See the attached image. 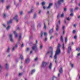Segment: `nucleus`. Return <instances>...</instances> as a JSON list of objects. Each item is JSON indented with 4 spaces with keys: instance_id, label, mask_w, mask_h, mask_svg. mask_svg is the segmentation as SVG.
Segmentation results:
<instances>
[{
    "instance_id": "f257e3e1",
    "label": "nucleus",
    "mask_w": 80,
    "mask_h": 80,
    "mask_svg": "<svg viewBox=\"0 0 80 80\" xmlns=\"http://www.w3.org/2000/svg\"><path fill=\"white\" fill-rule=\"evenodd\" d=\"M61 47V45L60 44H58V46L57 47V48L56 51V53L54 56V59H55V62L57 64V55H59L61 53V51L60 50V47Z\"/></svg>"
},
{
    "instance_id": "f03ea898",
    "label": "nucleus",
    "mask_w": 80,
    "mask_h": 80,
    "mask_svg": "<svg viewBox=\"0 0 80 80\" xmlns=\"http://www.w3.org/2000/svg\"><path fill=\"white\" fill-rule=\"evenodd\" d=\"M37 43H38V41L36 40V41L35 45L32 47V50H34L35 52H38V48H37Z\"/></svg>"
},
{
    "instance_id": "7ed1b4c3",
    "label": "nucleus",
    "mask_w": 80,
    "mask_h": 80,
    "mask_svg": "<svg viewBox=\"0 0 80 80\" xmlns=\"http://www.w3.org/2000/svg\"><path fill=\"white\" fill-rule=\"evenodd\" d=\"M64 1L63 0H59L57 3H55V5L56 6H57L58 5H61L62 3H63Z\"/></svg>"
},
{
    "instance_id": "20e7f679",
    "label": "nucleus",
    "mask_w": 80,
    "mask_h": 80,
    "mask_svg": "<svg viewBox=\"0 0 80 80\" xmlns=\"http://www.w3.org/2000/svg\"><path fill=\"white\" fill-rule=\"evenodd\" d=\"M12 37L13 34H12L9 35V39L11 42H13V38H12Z\"/></svg>"
},
{
    "instance_id": "39448f33",
    "label": "nucleus",
    "mask_w": 80,
    "mask_h": 80,
    "mask_svg": "<svg viewBox=\"0 0 80 80\" xmlns=\"http://www.w3.org/2000/svg\"><path fill=\"white\" fill-rule=\"evenodd\" d=\"M22 38V35L21 34H20V36H19V38L18 39V41L17 44L15 45V47H18V46H17V45L18 44V43H20V39H21V38Z\"/></svg>"
},
{
    "instance_id": "423d86ee",
    "label": "nucleus",
    "mask_w": 80,
    "mask_h": 80,
    "mask_svg": "<svg viewBox=\"0 0 80 80\" xmlns=\"http://www.w3.org/2000/svg\"><path fill=\"white\" fill-rule=\"evenodd\" d=\"M48 64V62H43L42 63V67L43 68L45 67L46 65H47Z\"/></svg>"
},
{
    "instance_id": "0eeeda50",
    "label": "nucleus",
    "mask_w": 80,
    "mask_h": 80,
    "mask_svg": "<svg viewBox=\"0 0 80 80\" xmlns=\"http://www.w3.org/2000/svg\"><path fill=\"white\" fill-rule=\"evenodd\" d=\"M30 62V58H28L26 59L25 63L27 64H28Z\"/></svg>"
},
{
    "instance_id": "6e6552de",
    "label": "nucleus",
    "mask_w": 80,
    "mask_h": 80,
    "mask_svg": "<svg viewBox=\"0 0 80 80\" xmlns=\"http://www.w3.org/2000/svg\"><path fill=\"white\" fill-rule=\"evenodd\" d=\"M71 47H72L71 46H69L68 47V53H70V51H71L72 50V48H71Z\"/></svg>"
},
{
    "instance_id": "1a4fd4ad",
    "label": "nucleus",
    "mask_w": 80,
    "mask_h": 80,
    "mask_svg": "<svg viewBox=\"0 0 80 80\" xmlns=\"http://www.w3.org/2000/svg\"><path fill=\"white\" fill-rule=\"evenodd\" d=\"M51 55L49 57L51 58H52V57H53V49L51 48Z\"/></svg>"
},
{
    "instance_id": "9d476101",
    "label": "nucleus",
    "mask_w": 80,
    "mask_h": 80,
    "mask_svg": "<svg viewBox=\"0 0 80 80\" xmlns=\"http://www.w3.org/2000/svg\"><path fill=\"white\" fill-rule=\"evenodd\" d=\"M18 17V16L16 15L13 18L14 19V20H16V22H18V19H17V18Z\"/></svg>"
},
{
    "instance_id": "9b49d317",
    "label": "nucleus",
    "mask_w": 80,
    "mask_h": 80,
    "mask_svg": "<svg viewBox=\"0 0 80 80\" xmlns=\"http://www.w3.org/2000/svg\"><path fill=\"white\" fill-rule=\"evenodd\" d=\"M56 31L58 32V30H59V26L58 24H57L56 28Z\"/></svg>"
},
{
    "instance_id": "f8f14e48",
    "label": "nucleus",
    "mask_w": 80,
    "mask_h": 80,
    "mask_svg": "<svg viewBox=\"0 0 80 80\" xmlns=\"http://www.w3.org/2000/svg\"><path fill=\"white\" fill-rule=\"evenodd\" d=\"M49 70H52V63H51L50 65L49 66Z\"/></svg>"
},
{
    "instance_id": "ddd939ff",
    "label": "nucleus",
    "mask_w": 80,
    "mask_h": 80,
    "mask_svg": "<svg viewBox=\"0 0 80 80\" xmlns=\"http://www.w3.org/2000/svg\"><path fill=\"white\" fill-rule=\"evenodd\" d=\"M53 5V3H49L48 6L47 8L48 9H49L50 8V7H51V6H52Z\"/></svg>"
},
{
    "instance_id": "4468645a",
    "label": "nucleus",
    "mask_w": 80,
    "mask_h": 80,
    "mask_svg": "<svg viewBox=\"0 0 80 80\" xmlns=\"http://www.w3.org/2000/svg\"><path fill=\"white\" fill-rule=\"evenodd\" d=\"M13 20L11 19L7 23L8 25H10V24H11L12 23V21Z\"/></svg>"
},
{
    "instance_id": "2eb2a0df",
    "label": "nucleus",
    "mask_w": 80,
    "mask_h": 80,
    "mask_svg": "<svg viewBox=\"0 0 80 80\" xmlns=\"http://www.w3.org/2000/svg\"><path fill=\"white\" fill-rule=\"evenodd\" d=\"M5 67L6 69H8V68L9 67V64H8L7 63H6L5 65Z\"/></svg>"
},
{
    "instance_id": "dca6fc26",
    "label": "nucleus",
    "mask_w": 80,
    "mask_h": 80,
    "mask_svg": "<svg viewBox=\"0 0 80 80\" xmlns=\"http://www.w3.org/2000/svg\"><path fill=\"white\" fill-rule=\"evenodd\" d=\"M62 48L63 51H64L65 49V44L64 43H63Z\"/></svg>"
},
{
    "instance_id": "f3484780",
    "label": "nucleus",
    "mask_w": 80,
    "mask_h": 80,
    "mask_svg": "<svg viewBox=\"0 0 80 80\" xmlns=\"http://www.w3.org/2000/svg\"><path fill=\"white\" fill-rule=\"evenodd\" d=\"M53 29L52 28L50 29L49 30V33L50 34H51V33H53Z\"/></svg>"
},
{
    "instance_id": "a211bd4d",
    "label": "nucleus",
    "mask_w": 80,
    "mask_h": 80,
    "mask_svg": "<svg viewBox=\"0 0 80 80\" xmlns=\"http://www.w3.org/2000/svg\"><path fill=\"white\" fill-rule=\"evenodd\" d=\"M59 71L60 73H62V72H63V70H62V68H61L60 69H59Z\"/></svg>"
},
{
    "instance_id": "6ab92c4d",
    "label": "nucleus",
    "mask_w": 80,
    "mask_h": 80,
    "mask_svg": "<svg viewBox=\"0 0 80 80\" xmlns=\"http://www.w3.org/2000/svg\"><path fill=\"white\" fill-rule=\"evenodd\" d=\"M33 12V9H31V10L28 12V13H32Z\"/></svg>"
},
{
    "instance_id": "aec40b11",
    "label": "nucleus",
    "mask_w": 80,
    "mask_h": 80,
    "mask_svg": "<svg viewBox=\"0 0 80 80\" xmlns=\"http://www.w3.org/2000/svg\"><path fill=\"white\" fill-rule=\"evenodd\" d=\"M52 80H57V78L55 77V76H53L52 77Z\"/></svg>"
},
{
    "instance_id": "412c9836",
    "label": "nucleus",
    "mask_w": 80,
    "mask_h": 80,
    "mask_svg": "<svg viewBox=\"0 0 80 80\" xmlns=\"http://www.w3.org/2000/svg\"><path fill=\"white\" fill-rule=\"evenodd\" d=\"M20 58L21 60H23V56L22 54L20 55Z\"/></svg>"
},
{
    "instance_id": "4be33fe9",
    "label": "nucleus",
    "mask_w": 80,
    "mask_h": 80,
    "mask_svg": "<svg viewBox=\"0 0 80 80\" xmlns=\"http://www.w3.org/2000/svg\"><path fill=\"white\" fill-rule=\"evenodd\" d=\"M35 72V69L32 70L31 72V74H32L33 73H34Z\"/></svg>"
},
{
    "instance_id": "5701e85b",
    "label": "nucleus",
    "mask_w": 80,
    "mask_h": 80,
    "mask_svg": "<svg viewBox=\"0 0 80 80\" xmlns=\"http://www.w3.org/2000/svg\"><path fill=\"white\" fill-rule=\"evenodd\" d=\"M43 32H41V37L42 38H43Z\"/></svg>"
},
{
    "instance_id": "b1692460",
    "label": "nucleus",
    "mask_w": 80,
    "mask_h": 80,
    "mask_svg": "<svg viewBox=\"0 0 80 80\" xmlns=\"http://www.w3.org/2000/svg\"><path fill=\"white\" fill-rule=\"evenodd\" d=\"M60 40L62 41V42H63V36H61L60 38Z\"/></svg>"
},
{
    "instance_id": "393cba45",
    "label": "nucleus",
    "mask_w": 80,
    "mask_h": 80,
    "mask_svg": "<svg viewBox=\"0 0 80 80\" xmlns=\"http://www.w3.org/2000/svg\"><path fill=\"white\" fill-rule=\"evenodd\" d=\"M44 28L45 29V30H46L47 29V26H46V24H45V23H44Z\"/></svg>"
},
{
    "instance_id": "a878e982",
    "label": "nucleus",
    "mask_w": 80,
    "mask_h": 80,
    "mask_svg": "<svg viewBox=\"0 0 80 80\" xmlns=\"http://www.w3.org/2000/svg\"><path fill=\"white\" fill-rule=\"evenodd\" d=\"M10 48L9 47H8L7 50V52H8V53H9V52H10Z\"/></svg>"
},
{
    "instance_id": "bb28decb",
    "label": "nucleus",
    "mask_w": 80,
    "mask_h": 80,
    "mask_svg": "<svg viewBox=\"0 0 80 80\" xmlns=\"http://www.w3.org/2000/svg\"><path fill=\"white\" fill-rule=\"evenodd\" d=\"M13 33L15 35V37H17V36H18V35L16 33V32L14 31L13 32Z\"/></svg>"
},
{
    "instance_id": "cd10ccee",
    "label": "nucleus",
    "mask_w": 80,
    "mask_h": 80,
    "mask_svg": "<svg viewBox=\"0 0 80 80\" xmlns=\"http://www.w3.org/2000/svg\"><path fill=\"white\" fill-rule=\"evenodd\" d=\"M45 4V2H42V6H44Z\"/></svg>"
},
{
    "instance_id": "c85d7f7f",
    "label": "nucleus",
    "mask_w": 80,
    "mask_h": 80,
    "mask_svg": "<svg viewBox=\"0 0 80 80\" xmlns=\"http://www.w3.org/2000/svg\"><path fill=\"white\" fill-rule=\"evenodd\" d=\"M10 28V26H8L6 28L7 30H8Z\"/></svg>"
},
{
    "instance_id": "c756f323",
    "label": "nucleus",
    "mask_w": 80,
    "mask_h": 80,
    "mask_svg": "<svg viewBox=\"0 0 80 80\" xmlns=\"http://www.w3.org/2000/svg\"><path fill=\"white\" fill-rule=\"evenodd\" d=\"M15 49V47H13L12 49V52H13L14 51Z\"/></svg>"
},
{
    "instance_id": "7c9ffc66",
    "label": "nucleus",
    "mask_w": 80,
    "mask_h": 80,
    "mask_svg": "<svg viewBox=\"0 0 80 80\" xmlns=\"http://www.w3.org/2000/svg\"><path fill=\"white\" fill-rule=\"evenodd\" d=\"M78 10V7H76L75 8V10L77 11Z\"/></svg>"
},
{
    "instance_id": "2f4dec72",
    "label": "nucleus",
    "mask_w": 80,
    "mask_h": 80,
    "mask_svg": "<svg viewBox=\"0 0 80 80\" xmlns=\"http://www.w3.org/2000/svg\"><path fill=\"white\" fill-rule=\"evenodd\" d=\"M10 7V6L8 5L6 6V8L7 9H9V8Z\"/></svg>"
},
{
    "instance_id": "473e14b6",
    "label": "nucleus",
    "mask_w": 80,
    "mask_h": 80,
    "mask_svg": "<svg viewBox=\"0 0 80 80\" xmlns=\"http://www.w3.org/2000/svg\"><path fill=\"white\" fill-rule=\"evenodd\" d=\"M36 17H37V14H35L34 15L33 18H36Z\"/></svg>"
},
{
    "instance_id": "72a5a7b5",
    "label": "nucleus",
    "mask_w": 80,
    "mask_h": 80,
    "mask_svg": "<svg viewBox=\"0 0 80 80\" xmlns=\"http://www.w3.org/2000/svg\"><path fill=\"white\" fill-rule=\"evenodd\" d=\"M61 17L62 18H63V17H64V14L62 13V14L61 15Z\"/></svg>"
},
{
    "instance_id": "f704fd0d",
    "label": "nucleus",
    "mask_w": 80,
    "mask_h": 80,
    "mask_svg": "<svg viewBox=\"0 0 80 80\" xmlns=\"http://www.w3.org/2000/svg\"><path fill=\"white\" fill-rule=\"evenodd\" d=\"M76 50L77 51H78V52H79L80 51V48H76Z\"/></svg>"
},
{
    "instance_id": "c9c22d12",
    "label": "nucleus",
    "mask_w": 80,
    "mask_h": 80,
    "mask_svg": "<svg viewBox=\"0 0 80 80\" xmlns=\"http://www.w3.org/2000/svg\"><path fill=\"white\" fill-rule=\"evenodd\" d=\"M41 24H39L38 25V28H39L40 27H41Z\"/></svg>"
},
{
    "instance_id": "e433bc0d",
    "label": "nucleus",
    "mask_w": 80,
    "mask_h": 80,
    "mask_svg": "<svg viewBox=\"0 0 80 80\" xmlns=\"http://www.w3.org/2000/svg\"><path fill=\"white\" fill-rule=\"evenodd\" d=\"M44 35L45 36V37H47V32H45L44 33Z\"/></svg>"
},
{
    "instance_id": "4c0bfd02",
    "label": "nucleus",
    "mask_w": 80,
    "mask_h": 80,
    "mask_svg": "<svg viewBox=\"0 0 80 80\" xmlns=\"http://www.w3.org/2000/svg\"><path fill=\"white\" fill-rule=\"evenodd\" d=\"M47 41V37H46L45 39H44V41L45 42H46Z\"/></svg>"
},
{
    "instance_id": "58836bf2",
    "label": "nucleus",
    "mask_w": 80,
    "mask_h": 80,
    "mask_svg": "<svg viewBox=\"0 0 80 80\" xmlns=\"http://www.w3.org/2000/svg\"><path fill=\"white\" fill-rule=\"evenodd\" d=\"M65 42H66V43L67 42V37L65 38Z\"/></svg>"
},
{
    "instance_id": "ea45409f",
    "label": "nucleus",
    "mask_w": 80,
    "mask_h": 80,
    "mask_svg": "<svg viewBox=\"0 0 80 80\" xmlns=\"http://www.w3.org/2000/svg\"><path fill=\"white\" fill-rule=\"evenodd\" d=\"M2 65H0V72H1V70H2Z\"/></svg>"
},
{
    "instance_id": "a19ab883",
    "label": "nucleus",
    "mask_w": 80,
    "mask_h": 80,
    "mask_svg": "<svg viewBox=\"0 0 80 80\" xmlns=\"http://www.w3.org/2000/svg\"><path fill=\"white\" fill-rule=\"evenodd\" d=\"M42 47H43V45H41L40 46V49H41V50H42Z\"/></svg>"
},
{
    "instance_id": "79ce46f5",
    "label": "nucleus",
    "mask_w": 80,
    "mask_h": 80,
    "mask_svg": "<svg viewBox=\"0 0 80 80\" xmlns=\"http://www.w3.org/2000/svg\"><path fill=\"white\" fill-rule=\"evenodd\" d=\"M0 2L2 3H3L4 2V0H1Z\"/></svg>"
},
{
    "instance_id": "37998d69",
    "label": "nucleus",
    "mask_w": 80,
    "mask_h": 80,
    "mask_svg": "<svg viewBox=\"0 0 80 80\" xmlns=\"http://www.w3.org/2000/svg\"><path fill=\"white\" fill-rule=\"evenodd\" d=\"M58 77H60V73H58Z\"/></svg>"
},
{
    "instance_id": "c03bdc74",
    "label": "nucleus",
    "mask_w": 80,
    "mask_h": 80,
    "mask_svg": "<svg viewBox=\"0 0 80 80\" xmlns=\"http://www.w3.org/2000/svg\"><path fill=\"white\" fill-rule=\"evenodd\" d=\"M71 10V12L72 13L73 12V8H71L70 9Z\"/></svg>"
},
{
    "instance_id": "a18cd8bd",
    "label": "nucleus",
    "mask_w": 80,
    "mask_h": 80,
    "mask_svg": "<svg viewBox=\"0 0 80 80\" xmlns=\"http://www.w3.org/2000/svg\"><path fill=\"white\" fill-rule=\"evenodd\" d=\"M19 76H22V73H19L18 74Z\"/></svg>"
},
{
    "instance_id": "49530a36",
    "label": "nucleus",
    "mask_w": 80,
    "mask_h": 80,
    "mask_svg": "<svg viewBox=\"0 0 80 80\" xmlns=\"http://www.w3.org/2000/svg\"><path fill=\"white\" fill-rule=\"evenodd\" d=\"M72 32L73 33H75V32H76V31H75V30H73V31Z\"/></svg>"
},
{
    "instance_id": "de8ad7c7",
    "label": "nucleus",
    "mask_w": 80,
    "mask_h": 80,
    "mask_svg": "<svg viewBox=\"0 0 80 80\" xmlns=\"http://www.w3.org/2000/svg\"><path fill=\"white\" fill-rule=\"evenodd\" d=\"M67 20H68V21H69L70 20V18H69V17L67 18H66Z\"/></svg>"
},
{
    "instance_id": "09e8293b",
    "label": "nucleus",
    "mask_w": 80,
    "mask_h": 80,
    "mask_svg": "<svg viewBox=\"0 0 80 80\" xmlns=\"http://www.w3.org/2000/svg\"><path fill=\"white\" fill-rule=\"evenodd\" d=\"M59 14H58L57 16V18L58 19V18H59Z\"/></svg>"
},
{
    "instance_id": "8fccbe9b",
    "label": "nucleus",
    "mask_w": 80,
    "mask_h": 80,
    "mask_svg": "<svg viewBox=\"0 0 80 80\" xmlns=\"http://www.w3.org/2000/svg\"><path fill=\"white\" fill-rule=\"evenodd\" d=\"M38 60V58H36L35 59V61H36Z\"/></svg>"
},
{
    "instance_id": "3c124183",
    "label": "nucleus",
    "mask_w": 80,
    "mask_h": 80,
    "mask_svg": "<svg viewBox=\"0 0 80 80\" xmlns=\"http://www.w3.org/2000/svg\"><path fill=\"white\" fill-rule=\"evenodd\" d=\"M70 16H73V13H71L70 14Z\"/></svg>"
},
{
    "instance_id": "603ef678",
    "label": "nucleus",
    "mask_w": 80,
    "mask_h": 80,
    "mask_svg": "<svg viewBox=\"0 0 80 80\" xmlns=\"http://www.w3.org/2000/svg\"><path fill=\"white\" fill-rule=\"evenodd\" d=\"M64 12H66V11H67V8H64Z\"/></svg>"
},
{
    "instance_id": "864d4df0",
    "label": "nucleus",
    "mask_w": 80,
    "mask_h": 80,
    "mask_svg": "<svg viewBox=\"0 0 80 80\" xmlns=\"http://www.w3.org/2000/svg\"><path fill=\"white\" fill-rule=\"evenodd\" d=\"M74 38L75 39H77V36H74Z\"/></svg>"
},
{
    "instance_id": "5fc2aeb1",
    "label": "nucleus",
    "mask_w": 80,
    "mask_h": 80,
    "mask_svg": "<svg viewBox=\"0 0 80 80\" xmlns=\"http://www.w3.org/2000/svg\"><path fill=\"white\" fill-rule=\"evenodd\" d=\"M53 37V36H51L50 38V40H52V38Z\"/></svg>"
},
{
    "instance_id": "6e6d98bb",
    "label": "nucleus",
    "mask_w": 80,
    "mask_h": 80,
    "mask_svg": "<svg viewBox=\"0 0 80 80\" xmlns=\"http://www.w3.org/2000/svg\"><path fill=\"white\" fill-rule=\"evenodd\" d=\"M64 28H65V26H63L62 27V29H63V30H64Z\"/></svg>"
},
{
    "instance_id": "4d7b16f0",
    "label": "nucleus",
    "mask_w": 80,
    "mask_h": 80,
    "mask_svg": "<svg viewBox=\"0 0 80 80\" xmlns=\"http://www.w3.org/2000/svg\"><path fill=\"white\" fill-rule=\"evenodd\" d=\"M50 53V51H48L46 53V54H48V53Z\"/></svg>"
},
{
    "instance_id": "13d9d810",
    "label": "nucleus",
    "mask_w": 80,
    "mask_h": 80,
    "mask_svg": "<svg viewBox=\"0 0 80 80\" xmlns=\"http://www.w3.org/2000/svg\"><path fill=\"white\" fill-rule=\"evenodd\" d=\"M77 26V25L76 24H75L73 25L74 27H76V26Z\"/></svg>"
},
{
    "instance_id": "bf43d9fd",
    "label": "nucleus",
    "mask_w": 80,
    "mask_h": 80,
    "mask_svg": "<svg viewBox=\"0 0 80 80\" xmlns=\"http://www.w3.org/2000/svg\"><path fill=\"white\" fill-rule=\"evenodd\" d=\"M21 15H22L23 14V11H21L20 12Z\"/></svg>"
},
{
    "instance_id": "052dcab7",
    "label": "nucleus",
    "mask_w": 80,
    "mask_h": 80,
    "mask_svg": "<svg viewBox=\"0 0 80 80\" xmlns=\"http://www.w3.org/2000/svg\"><path fill=\"white\" fill-rule=\"evenodd\" d=\"M63 35L65 34V30H63Z\"/></svg>"
},
{
    "instance_id": "680f3d73",
    "label": "nucleus",
    "mask_w": 80,
    "mask_h": 80,
    "mask_svg": "<svg viewBox=\"0 0 80 80\" xmlns=\"http://www.w3.org/2000/svg\"><path fill=\"white\" fill-rule=\"evenodd\" d=\"M3 15H4V16L5 17H6V14H5V13Z\"/></svg>"
},
{
    "instance_id": "e2e57ef3",
    "label": "nucleus",
    "mask_w": 80,
    "mask_h": 80,
    "mask_svg": "<svg viewBox=\"0 0 80 80\" xmlns=\"http://www.w3.org/2000/svg\"><path fill=\"white\" fill-rule=\"evenodd\" d=\"M39 14H40L41 13V10H40L39 12Z\"/></svg>"
},
{
    "instance_id": "0e129e2a",
    "label": "nucleus",
    "mask_w": 80,
    "mask_h": 80,
    "mask_svg": "<svg viewBox=\"0 0 80 80\" xmlns=\"http://www.w3.org/2000/svg\"><path fill=\"white\" fill-rule=\"evenodd\" d=\"M39 5V2H38L37 3V5H38V6Z\"/></svg>"
},
{
    "instance_id": "69168bd1",
    "label": "nucleus",
    "mask_w": 80,
    "mask_h": 80,
    "mask_svg": "<svg viewBox=\"0 0 80 80\" xmlns=\"http://www.w3.org/2000/svg\"><path fill=\"white\" fill-rule=\"evenodd\" d=\"M21 47H22V48L23 47V44H22V45H21Z\"/></svg>"
},
{
    "instance_id": "338daca9",
    "label": "nucleus",
    "mask_w": 80,
    "mask_h": 80,
    "mask_svg": "<svg viewBox=\"0 0 80 80\" xmlns=\"http://www.w3.org/2000/svg\"><path fill=\"white\" fill-rule=\"evenodd\" d=\"M43 8L44 10H45V7L44 6H43Z\"/></svg>"
},
{
    "instance_id": "774afa93",
    "label": "nucleus",
    "mask_w": 80,
    "mask_h": 80,
    "mask_svg": "<svg viewBox=\"0 0 80 80\" xmlns=\"http://www.w3.org/2000/svg\"><path fill=\"white\" fill-rule=\"evenodd\" d=\"M80 53L78 54V56H80Z\"/></svg>"
}]
</instances>
